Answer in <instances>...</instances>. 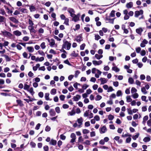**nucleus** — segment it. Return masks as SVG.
Segmentation results:
<instances>
[{
	"mask_svg": "<svg viewBox=\"0 0 151 151\" xmlns=\"http://www.w3.org/2000/svg\"><path fill=\"white\" fill-rule=\"evenodd\" d=\"M68 12L70 13V16L73 17L72 20L75 22H76L79 20L80 14H78L77 15L75 14V11L74 10H68Z\"/></svg>",
	"mask_w": 151,
	"mask_h": 151,
	"instance_id": "nucleus-1",
	"label": "nucleus"
},
{
	"mask_svg": "<svg viewBox=\"0 0 151 151\" xmlns=\"http://www.w3.org/2000/svg\"><path fill=\"white\" fill-rule=\"evenodd\" d=\"M71 46V44L68 41L65 40L63 41V44L62 45V48L66 49L67 50H69L70 49Z\"/></svg>",
	"mask_w": 151,
	"mask_h": 151,
	"instance_id": "nucleus-2",
	"label": "nucleus"
},
{
	"mask_svg": "<svg viewBox=\"0 0 151 151\" xmlns=\"http://www.w3.org/2000/svg\"><path fill=\"white\" fill-rule=\"evenodd\" d=\"M1 32L4 36L9 38H11L12 36V35L11 33L6 30L1 31Z\"/></svg>",
	"mask_w": 151,
	"mask_h": 151,
	"instance_id": "nucleus-3",
	"label": "nucleus"
},
{
	"mask_svg": "<svg viewBox=\"0 0 151 151\" xmlns=\"http://www.w3.org/2000/svg\"><path fill=\"white\" fill-rule=\"evenodd\" d=\"M104 90H107L108 92H109L114 91V90L111 86L108 87L107 85H104Z\"/></svg>",
	"mask_w": 151,
	"mask_h": 151,
	"instance_id": "nucleus-4",
	"label": "nucleus"
},
{
	"mask_svg": "<svg viewBox=\"0 0 151 151\" xmlns=\"http://www.w3.org/2000/svg\"><path fill=\"white\" fill-rule=\"evenodd\" d=\"M143 13V10H137L134 12V16L136 17H137L139 15H142Z\"/></svg>",
	"mask_w": 151,
	"mask_h": 151,
	"instance_id": "nucleus-5",
	"label": "nucleus"
},
{
	"mask_svg": "<svg viewBox=\"0 0 151 151\" xmlns=\"http://www.w3.org/2000/svg\"><path fill=\"white\" fill-rule=\"evenodd\" d=\"M28 28L29 30L30 33L31 34L32 33H35L36 32V31L34 27L33 26H28Z\"/></svg>",
	"mask_w": 151,
	"mask_h": 151,
	"instance_id": "nucleus-6",
	"label": "nucleus"
},
{
	"mask_svg": "<svg viewBox=\"0 0 151 151\" xmlns=\"http://www.w3.org/2000/svg\"><path fill=\"white\" fill-rule=\"evenodd\" d=\"M110 17H108V16L106 17L105 18L106 21H108V22L110 23L113 24L114 23V21L115 18L111 19Z\"/></svg>",
	"mask_w": 151,
	"mask_h": 151,
	"instance_id": "nucleus-7",
	"label": "nucleus"
},
{
	"mask_svg": "<svg viewBox=\"0 0 151 151\" xmlns=\"http://www.w3.org/2000/svg\"><path fill=\"white\" fill-rule=\"evenodd\" d=\"M70 137L72 138L70 140V142L73 143L75 141L76 139V135L74 133H72L70 135Z\"/></svg>",
	"mask_w": 151,
	"mask_h": 151,
	"instance_id": "nucleus-8",
	"label": "nucleus"
},
{
	"mask_svg": "<svg viewBox=\"0 0 151 151\" xmlns=\"http://www.w3.org/2000/svg\"><path fill=\"white\" fill-rule=\"evenodd\" d=\"M48 40L50 43V45L51 47H53L55 45V40L54 39H51L50 40L49 39H48Z\"/></svg>",
	"mask_w": 151,
	"mask_h": 151,
	"instance_id": "nucleus-9",
	"label": "nucleus"
},
{
	"mask_svg": "<svg viewBox=\"0 0 151 151\" xmlns=\"http://www.w3.org/2000/svg\"><path fill=\"white\" fill-rule=\"evenodd\" d=\"M93 63L95 65H100L102 63L101 60H99L98 61L96 60H93L92 61Z\"/></svg>",
	"mask_w": 151,
	"mask_h": 151,
	"instance_id": "nucleus-10",
	"label": "nucleus"
},
{
	"mask_svg": "<svg viewBox=\"0 0 151 151\" xmlns=\"http://www.w3.org/2000/svg\"><path fill=\"white\" fill-rule=\"evenodd\" d=\"M75 39L78 42H80L82 40V36L79 35L76 37Z\"/></svg>",
	"mask_w": 151,
	"mask_h": 151,
	"instance_id": "nucleus-11",
	"label": "nucleus"
},
{
	"mask_svg": "<svg viewBox=\"0 0 151 151\" xmlns=\"http://www.w3.org/2000/svg\"><path fill=\"white\" fill-rule=\"evenodd\" d=\"M81 96L79 95H77L76 96H73V100L76 101H77L81 98Z\"/></svg>",
	"mask_w": 151,
	"mask_h": 151,
	"instance_id": "nucleus-12",
	"label": "nucleus"
},
{
	"mask_svg": "<svg viewBox=\"0 0 151 151\" xmlns=\"http://www.w3.org/2000/svg\"><path fill=\"white\" fill-rule=\"evenodd\" d=\"M13 33L14 35L17 36H20L22 35V33L18 30L14 31Z\"/></svg>",
	"mask_w": 151,
	"mask_h": 151,
	"instance_id": "nucleus-13",
	"label": "nucleus"
},
{
	"mask_svg": "<svg viewBox=\"0 0 151 151\" xmlns=\"http://www.w3.org/2000/svg\"><path fill=\"white\" fill-rule=\"evenodd\" d=\"M49 93H46L45 94V100L47 101H51L52 99L50 98L49 97Z\"/></svg>",
	"mask_w": 151,
	"mask_h": 151,
	"instance_id": "nucleus-14",
	"label": "nucleus"
},
{
	"mask_svg": "<svg viewBox=\"0 0 151 151\" xmlns=\"http://www.w3.org/2000/svg\"><path fill=\"white\" fill-rule=\"evenodd\" d=\"M9 19L11 21L15 23H17L18 22V20L13 17H10Z\"/></svg>",
	"mask_w": 151,
	"mask_h": 151,
	"instance_id": "nucleus-15",
	"label": "nucleus"
},
{
	"mask_svg": "<svg viewBox=\"0 0 151 151\" xmlns=\"http://www.w3.org/2000/svg\"><path fill=\"white\" fill-rule=\"evenodd\" d=\"M143 30L141 27L137 29L136 30V32L138 34L141 35Z\"/></svg>",
	"mask_w": 151,
	"mask_h": 151,
	"instance_id": "nucleus-16",
	"label": "nucleus"
},
{
	"mask_svg": "<svg viewBox=\"0 0 151 151\" xmlns=\"http://www.w3.org/2000/svg\"><path fill=\"white\" fill-rule=\"evenodd\" d=\"M44 60V58L43 57H41L40 58L37 57L36 58L35 61L36 62H42Z\"/></svg>",
	"mask_w": 151,
	"mask_h": 151,
	"instance_id": "nucleus-17",
	"label": "nucleus"
},
{
	"mask_svg": "<svg viewBox=\"0 0 151 151\" xmlns=\"http://www.w3.org/2000/svg\"><path fill=\"white\" fill-rule=\"evenodd\" d=\"M77 121L79 124L78 126L79 127H80L81 125L82 124V122L83 121V119L81 117L78 119Z\"/></svg>",
	"mask_w": 151,
	"mask_h": 151,
	"instance_id": "nucleus-18",
	"label": "nucleus"
},
{
	"mask_svg": "<svg viewBox=\"0 0 151 151\" xmlns=\"http://www.w3.org/2000/svg\"><path fill=\"white\" fill-rule=\"evenodd\" d=\"M28 51L30 52H32L34 51V49L32 47H28L27 48Z\"/></svg>",
	"mask_w": 151,
	"mask_h": 151,
	"instance_id": "nucleus-19",
	"label": "nucleus"
},
{
	"mask_svg": "<svg viewBox=\"0 0 151 151\" xmlns=\"http://www.w3.org/2000/svg\"><path fill=\"white\" fill-rule=\"evenodd\" d=\"M49 143L50 145H55L57 144V141L55 140L52 139Z\"/></svg>",
	"mask_w": 151,
	"mask_h": 151,
	"instance_id": "nucleus-20",
	"label": "nucleus"
},
{
	"mask_svg": "<svg viewBox=\"0 0 151 151\" xmlns=\"http://www.w3.org/2000/svg\"><path fill=\"white\" fill-rule=\"evenodd\" d=\"M40 65L39 64H37L35 66L33 67V70L35 71H36L38 68H39Z\"/></svg>",
	"mask_w": 151,
	"mask_h": 151,
	"instance_id": "nucleus-21",
	"label": "nucleus"
},
{
	"mask_svg": "<svg viewBox=\"0 0 151 151\" xmlns=\"http://www.w3.org/2000/svg\"><path fill=\"white\" fill-rule=\"evenodd\" d=\"M133 6V3L132 2H130L127 4L126 6L127 8H131Z\"/></svg>",
	"mask_w": 151,
	"mask_h": 151,
	"instance_id": "nucleus-22",
	"label": "nucleus"
},
{
	"mask_svg": "<svg viewBox=\"0 0 151 151\" xmlns=\"http://www.w3.org/2000/svg\"><path fill=\"white\" fill-rule=\"evenodd\" d=\"M115 11L114 10H112L110 14V15L108 17H113L115 16Z\"/></svg>",
	"mask_w": 151,
	"mask_h": 151,
	"instance_id": "nucleus-23",
	"label": "nucleus"
},
{
	"mask_svg": "<svg viewBox=\"0 0 151 151\" xmlns=\"http://www.w3.org/2000/svg\"><path fill=\"white\" fill-rule=\"evenodd\" d=\"M57 92V90L55 88L52 89L50 91V93L51 95H55Z\"/></svg>",
	"mask_w": 151,
	"mask_h": 151,
	"instance_id": "nucleus-24",
	"label": "nucleus"
},
{
	"mask_svg": "<svg viewBox=\"0 0 151 151\" xmlns=\"http://www.w3.org/2000/svg\"><path fill=\"white\" fill-rule=\"evenodd\" d=\"M112 70L115 71L116 73L119 72L120 70L116 66L113 67L112 68Z\"/></svg>",
	"mask_w": 151,
	"mask_h": 151,
	"instance_id": "nucleus-25",
	"label": "nucleus"
},
{
	"mask_svg": "<svg viewBox=\"0 0 151 151\" xmlns=\"http://www.w3.org/2000/svg\"><path fill=\"white\" fill-rule=\"evenodd\" d=\"M76 113L74 110H72L70 111H69L68 113V115L70 116H73Z\"/></svg>",
	"mask_w": 151,
	"mask_h": 151,
	"instance_id": "nucleus-26",
	"label": "nucleus"
},
{
	"mask_svg": "<svg viewBox=\"0 0 151 151\" xmlns=\"http://www.w3.org/2000/svg\"><path fill=\"white\" fill-rule=\"evenodd\" d=\"M95 57L96 59L99 60L103 57V55L98 54H96L95 55Z\"/></svg>",
	"mask_w": 151,
	"mask_h": 151,
	"instance_id": "nucleus-27",
	"label": "nucleus"
},
{
	"mask_svg": "<svg viewBox=\"0 0 151 151\" xmlns=\"http://www.w3.org/2000/svg\"><path fill=\"white\" fill-rule=\"evenodd\" d=\"M49 113L50 114V115L51 116H55L56 114L54 110L52 109H51L50 110V111H49Z\"/></svg>",
	"mask_w": 151,
	"mask_h": 151,
	"instance_id": "nucleus-28",
	"label": "nucleus"
},
{
	"mask_svg": "<svg viewBox=\"0 0 151 151\" xmlns=\"http://www.w3.org/2000/svg\"><path fill=\"white\" fill-rule=\"evenodd\" d=\"M101 72L99 71V70H97V73H95V77L96 78H99V77L100 75L101 74Z\"/></svg>",
	"mask_w": 151,
	"mask_h": 151,
	"instance_id": "nucleus-29",
	"label": "nucleus"
},
{
	"mask_svg": "<svg viewBox=\"0 0 151 151\" xmlns=\"http://www.w3.org/2000/svg\"><path fill=\"white\" fill-rule=\"evenodd\" d=\"M2 56L4 57L6 61H10L11 58L8 56L6 55H4Z\"/></svg>",
	"mask_w": 151,
	"mask_h": 151,
	"instance_id": "nucleus-30",
	"label": "nucleus"
},
{
	"mask_svg": "<svg viewBox=\"0 0 151 151\" xmlns=\"http://www.w3.org/2000/svg\"><path fill=\"white\" fill-rule=\"evenodd\" d=\"M139 133H136V134L135 135H133L132 136V138L134 140H135L137 139V138H138L139 135Z\"/></svg>",
	"mask_w": 151,
	"mask_h": 151,
	"instance_id": "nucleus-31",
	"label": "nucleus"
},
{
	"mask_svg": "<svg viewBox=\"0 0 151 151\" xmlns=\"http://www.w3.org/2000/svg\"><path fill=\"white\" fill-rule=\"evenodd\" d=\"M78 55V54L76 53L75 51H73L71 54V56L72 57H77Z\"/></svg>",
	"mask_w": 151,
	"mask_h": 151,
	"instance_id": "nucleus-32",
	"label": "nucleus"
},
{
	"mask_svg": "<svg viewBox=\"0 0 151 151\" xmlns=\"http://www.w3.org/2000/svg\"><path fill=\"white\" fill-rule=\"evenodd\" d=\"M150 139H151L150 137H146L144 138L143 140L145 142H147L150 141Z\"/></svg>",
	"mask_w": 151,
	"mask_h": 151,
	"instance_id": "nucleus-33",
	"label": "nucleus"
},
{
	"mask_svg": "<svg viewBox=\"0 0 151 151\" xmlns=\"http://www.w3.org/2000/svg\"><path fill=\"white\" fill-rule=\"evenodd\" d=\"M27 91H28L32 95H33L35 93V92L33 91V88L32 87L29 88Z\"/></svg>",
	"mask_w": 151,
	"mask_h": 151,
	"instance_id": "nucleus-34",
	"label": "nucleus"
},
{
	"mask_svg": "<svg viewBox=\"0 0 151 151\" xmlns=\"http://www.w3.org/2000/svg\"><path fill=\"white\" fill-rule=\"evenodd\" d=\"M122 91L120 90H119L117 91L116 92V96H122Z\"/></svg>",
	"mask_w": 151,
	"mask_h": 151,
	"instance_id": "nucleus-35",
	"label": "nucleus"
},
{
	"mask_svg": "<svg viewBox=\"0 0 151 151\" xmlns=\"http://www.w3.org/2000/svg\"><path fill=\"white\" fill-rule=\"evenodd\" d=\"M134 80L132 77H129L128 79V82L130 84H132L133 83Z\"/></svg>",
	"mask_w": 151,
	"mask_h": 151,
	"instance_id": "nucleus-36",
	"label": "nucleus"
},
{
	"mask_svg": "<svg viewBox=\"0 0 151 151\" xmlns=\"http://www.w3.org/2000/svg\"><path fill=\"white\" fill-rule=\"evenodd\" d=\"M132 96L134 99H136L138 97L139 95L137 93H135L134 94H132Z\"/></svg>",
	"mask_w": 151,
	"mask_h": 151,
	"instance_id": "nucleus-37",
	"label": "nucleus"
},
{
	"mask_svg": "<svg viewBox=\"0 0 151 151\" xmlns=\"http://www.w3.org/2000/svg\"><path fill=\"white\" fill-rule=\"evenodd\" d=\"M89 110L86 111L84 113L83 116L84 117H87L88 116L89 114Z\"/></svg>",
	"mask_w": 151,
	"mask_h": 151,
	"instance_id": "nucleus-38",
	"label": "nucleus"
},
{
	"mask_svg": "<svg viewBox=\"0 0 151 151\" xmlns=\"http://www.w3.org/2000/svg\"><path fill=\"white\" fill-rule=\"evenodd\" d=\"M89 85H87L86 84H84L82 86V88L84 90L86 89L88 87Z\"/></svg>",
	"mask_w": 151,
	"mask_h": 151,
	"instance_id": "nucleus-39",
	"label": "nucleus"
},
{
	"mask_svg": "<svg viewBox=\"0 0 151 151\" xmlns=\"http://www.w3.org/2000/svg\"><path fill=\"white\" fill-rule=\"evenodd\" d=\"M40 47L42 49H44L46 48L45 43V42L42 43L40 45Z\"/></svg>",
	"mask_w": 151,
	"mask_h": 151,
	"instance_id": "nucleus-40",
	"label": "nucleus"
},
{
	"mask_svg": "<svg viewBox=\"0 0 151 151\" xmlns=\"http://www.w3.org/2000/svg\"><path fill=\"white\" fill-rule=\"evenodd\" d=\"M114 118V116L111 114H109L108 116V119L109 120H112Z\"/></svg>",
	"mask_w": 151,
	"mask_h": 151,
	"instance_id": "nucleus-41",
	"label": "nucleus"
},
{
	"mask_svg": "<svg viewBox=\"0 0 151 151\" xmlns=\"http://www.w3.org/2000/svg\"><path fill=\"white\" fill-rule=\"evenodd\" d=\"M137 91V89H136L135 88L132 87L131 90V93H132L133 94L134 93H136Z\"/></svg>",
	"mask_w": 151,
	"mask_h": 151,
	"instance_id": "nucleus-42",
	"label": "nucleus"
},
{
	"mask_svg": "<svg viewBox=\"0 0 151 151\" xmlns=\"http://www.w3.org/2000/svg\"><path fill=\"white\" fill-rule=\"evenodd\" d=\"M29 86L27 84H25L24 85V89L25 90H27V91H28V89L29 88Z\"/></svg>",
	"mask_w": 151,
	"mask_h": 151,
	"instance_id": "nucleus-43",
	"label": "nucleus"
},
{
	"mask_svg": "<svg viewBox=\"0 0 151 151\" xmlns=\"http://www.w3.org/2000/svg\"><path fill=\"white\" fill-rule=\"evenodd\" d=\"M38 53L42 56H45V54L43 51L41 50H39L37 51Z\"/></svg>",
	"mask_w": 151,
	"mask_h": 151,
	"instance_id": "nucleus-44",
	"label": "nucleus"
},
{
	"mask_svg": "<svg viewBox=\"0 0 151 151\" xmlns=\"http://www.w3.org/2000/svg\"><path fill=\"white\" fill-rule=\"evenodd\" d=\"M127 101V102H129L131 101L132 100V99L131 98L130 96H127L126 97Z\"/></svg>",
	"mask_w": 151,
	"mask_h": 151,
	"instance_id": "nucleus-45",
	"label": "nucleus"
},
{
	"mask_svg": "<svg viewBox=\"0 0 151 151\" xmlns=\"http://www.w3.org/2000/svg\"><path fill=\"white\" fill-rule=\"evenodd\" d=\"M59 98L61 101H64L65 98V96L64 95H61L59 96Z\"/></svg>",
	"mask_w": 151,
	"mask_h": 151,
	"instance_id": "nucleus-46",
	"label": "nucleus"
},
{
	"mask_svg": "<svg viewBox=\"0 0 151 151\" xmlns=\"http://www.w3.org/2000/svg\"><path fill=\"white\" fill-rule=\"evenodd\" d=\"M146 96H142L141 97V99L142 101H145L146 102H147L148 100H146Z\"/></svg>",
	"mask_w": 151,
	"mask_h": 151,
	"instance_id": "nucleus-47",
	"label": "nucleus"
},
{
	"mask_svg": "<svg viewBox=\"0 0 151 151\" xmlns=\"http://www.w3.org/2000/svg\"><path fill=\"white\" fill-rule=\"evenodd\" d=\"M141 91L142 93H144V94H146L147 93V92L146 91L145 88L144 87L142 88Z\"/></svg>",
	"mask_w": 151,
	"mask_h": 151,
	"instance_id": "nucleus-48",
	"label": "nucleus"
},
{
	"mask_svg": "<svg viewBox=\"0 0 151 151\" xmlns=\"http://www.w3.org/2000/svg\"><path fill=\"white\" fill-rule=\"evenodd\" d=\"M28 23L29 25V26H32L34 25V23L30 19H29Z\"/></svg>",
	"mask_w": 151,
	"mask_h": 151,
	"instance_id": "nucleus-49",
	"label": "nucleus"
},
{
	"mask_svg": "<svg viewBox=\"0 0 151 151\" xmlns=\"http://www.w3.org/2000/svg\"><path fill=\"white\" fill-rule=\"evenodd\" d=\"M146 54V51L144 50H142L140 52V55L142 56H144Z\"/></svg>",
	"mask_w": 151,
	"mask_h": 151,
	"instance_id": "nucleus-50",
	"label": "nucleus"
},
{
	"mask_svg": "<svg viewBox=\"0 0 151 151\" xmlns=\"http://www.w3.org/2000/svg\"><path fill=\"white\" fill-rule=\"evenodd\" d=\"M29 38L28 36H25L23 38V40L24 41H27L29 40Z\"/></svg>",
	"mask_w": 151,
	"mask_h": 151,
	"instance_id": "nucleus-51",
	"label": "nucleus"
},
{
	"mask_svg": "<svg viewBox=\"0 0 151 151\" xmlns=\"http://www.w3.org/2000/svg\"><path fill=\"white\" fill-rule=\"evenodd\" d=\"M65 19L64 24H66L67 25H69V19L68 18H66Z\"/></svg>",
	"mask_w": 151,
	"mask_h": 151,
	"instance_id": "nucleus-52",
	"label": "nucleus"
},
{
	"mask_svg": "<svg viewBox=\"0 0 151 151\" xmlns=\"http://www.w3.org/2000/svg\"><path fill=\"white\" fill-rule=\"evenodd\" d=\"M116 97V95L115 93H113L110 96V99L111 100L112 98L114 99Z\"/></svg>",
	"mask_w": 151,
	"mask_h": 151,
	"instance_id": "nucleus-53",
	"label": "nucleus"
},
{
	"mask_svg": "<svg viewBox=\"0 0 151 151\" xmlns=\"http://www.w3.org/2000/svg\"><path fill=\"white\" fill-rule=\"evenodd\" d=\"M98 70L96 69L95 68H93L92 69V73L93 74H95L97 72Z\"/></svg>",
	"mask_w": 151,
	"mask_h": 151,
	"instance_id": "nucleus-54",
	"label": "nucleus"
},
{
	"mask_svg": "<svg viewBox=\"0 0 151 151\" xmlns=\"http://www.w3.org/2000/svg\"><path fill=\"white\" fill-rule=\"evenodd\" d=\"M83 134H88L89 133V131L88 129H83Z\"/></svg>",
	"mask_w": 151,
	"mask_h": 151,
	"instance_id": "nucleus-55",
	"label": "nucleus"
},
{
	"mask_svg": "<svg viewBox=\"0 0 151 151\" xmlns=\"http://www.w3.org/2000/svg\"><path fill=\"white\" fill-rule=\"evenodd\" d=\"M62 107L64 109H67L69 107V106L67 104H64L63 105Z\"/></svg>",
	"mask_w": 151,
	"mask_h": 151,
	"instance_id": "nucleus-56",
	"label": "nucleus"
},
{
	"mask_svg": "<svg viewBox=\"0 0 151 151\" xmlns=\"http://www.w3.org/2000/svg\"><path fill=\"white\" fill-rule=\"evenodd\" d=\"M55 110L56 112L58 114L60 113V108L59 107H56L55 108Z\"/></svg>",
	"mask_w": 151,
	"mask_h": 151,
	"instance_id": "nucleus-57",
	"label": "nucleus"
},
{
	"mask_svg": "<svg viewBox=\"0 0 151 151\" xmlns=\"http://www.w3.org/2000/svg\"><path fill=\"white\" fill-rule=\"evenodd\" d=\"M94 119L96 121H99L100 120V117L98 115H96L94 116Z\"/></svg>",
	"mask_w": 151,
	"mask_h": 151,
	"instance_id": "nucleus-58",
	"label": "nucleus"
},
{
	"mask_svg": "<svg viewBox=\"0 0 151 151\" xmlns=\"http://www.w3.org/2000/svg\"><path fill=\"white\" fill-rule=\"evenodd\" d=\"M85 44L84 43L83 44H82L80 47V50H83L84 49V48H85Z\"/></svg>",
	"mask_w": 151,
	"mask_h": 151,
	"instance_id": "nucleus-59",
	"label": "nucleus"
},
{
	"mask_svg": "<svg viewBox=\"0 0 151 151\" xmlns=\"http://www.w3.org/2000/svg\"><path fill=\"white\" fill-rule=\"evenodd\" d=\"M113 83L114 86L116 87H117L119 86V82L118 81H114Z\"/></svg>",
	"mask_w": 151,
	"mask_h": 151,
	"instance_id": "nucleus-60",
	"label": "nucleus"
},
{
	"mask_svg": "<svg viewBox=\"0 0 151 151\" xmlns=\"http://www.w3.org/2000/svg\"><path fill=\"white\" fill-rule=\"evenodd\" d=\"M131 140V138L130 137H128L126 139V142L127 143H129Z\"/></svg>",
	"mask_w": 151,
	"mask_h": 151,
	"instance_id": "nucleus-61",
	"label": "nucleus"
},
{
	"mask_svg": "<svg viewBox=\"0 0 151 151\" xmlns=\"http://www.w3.org/2000/svg\"><path fill=\"white\" fill-rule=\"evenodd\" d=\"M28 76L29 77H33L34 76V74L31 71H30L28 73Z\"/></svg>",
	"mask_w": 151,
	"mask_h": 151,
	"instance_id": "nucleus-62",
	"label": "nucleus"
},
{
	"mask_svg": "<svg viewBox=\"0 0 151 151\" xmlns=\"http://www.w3.org/2000/svg\"><path fill=\"white\" fill-rule=\"evenodd\" d=\"M38 32L40 34H42L44 33V30L42 28H40L38 30Z\"/></svg>",
	"mask_w": 151,
	"mask_h": 151,
	"instance_id": "nucleus-63",
	"label": "nucleus"
},
{
	"mask_svg": "<svg viewBox=\"0 0 151 151\" xmlns=\"http://www.w3.org/2000/svg\"><path fill=\"white\" fill-rule=\"evenodd\" d=\"M50 129L51 128L50 127L48 126H47L45 127V130L46 132H49L50 130Z\"/></svg>",
	"mask_w": 151,
	"mask_h": 151,
	"instance_id": "nucleus-64",
	"label": "nucleus"
}]
</instances>
